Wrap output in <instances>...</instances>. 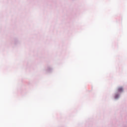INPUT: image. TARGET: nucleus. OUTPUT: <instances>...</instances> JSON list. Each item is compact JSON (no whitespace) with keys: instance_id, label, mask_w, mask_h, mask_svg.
I'll return each mask as SVG.
<instances>
[{"instance_id":"obj_1","label":"nucleus","mask_w":127,"mask_h":127,"mask_svg":"<svg viewBox=\"0 0 127 127\" xmlns=\"http://www.w3.org/2000/svg\"><path fill=\"white\" fill-rule=\"evenodd\" d=\"M124 89L123 88V87H119L118 89V92H123Z\"/></svg>"},{"instance_id":"obj_2","label":"nucleus","mask_w":127,"mask_h":127,"mask_svg":"<svg viewBox=\"0 0 127 127\" xmlns=\"http://www.w3.org/2000/svg\"><path fill=\"white\" fill-rule=\"evenodd\" d=\"M118 98V95L115 96V98L117 99Z\"/></svg>"}]
</instances>
